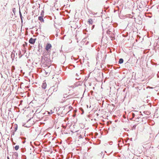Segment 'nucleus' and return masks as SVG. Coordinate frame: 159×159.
I'll use <instances>...</instances> for the list:
<instances>
[{"label":"nucleus","mask_w":159,"mask_h":159,"mask_svg":"<svg viewBox=\"0 0 159 159\" xmlns=\"http://www.w3.org/2000/svg\"><path fill=\"white\" fill-rule=\"evenodd\" d=\"M52 47V45L50 43H48L45 46V50L47 52H50Z\"/></svg>","instance_id":"obj_1"},{"label":"nucleus","mask_w":159,"mask_h":159,"mask_svg":"<svg viewBox=\"0 0 159 159\" xmlns=\"http://www.w3.org/2000/svg\"><path fill=\"white\" fill-rule=\"evenodd\" d=\"M36 39H34L32 38H31L30 39L29 41V42L32 44L34 43L35 42Z\"/></svg>","instance_id":"obj_2"},{"label":"nucleus","mask_w":159,"mask_h":159,"mask_svg":"<svg viewBox=\"0 0 159 159\" xmlns=\"http://www.w3.org/2000/svg\"><path fill=\"white\" fill-rule=\"evenodd\" d=\"M47 87V84L45 82H43L42 84V88L44 89H45Z\"/></svg>","instance_id":"obj_3"},{"label":"nucleus","mask_w":159,"mask_h":159,"mask_svg":"<svg viewBox=\"0 0 159 159\" xmlns=\"http://www.w3.org/2000/svg\"><path fill=\"white\" fill-rule=\"evenodd\" d=\"M39 20L41 22H43V16H40L39 17Z\"/></svg>","instance_id":"obj_4"},{"label":"nucleus","mask_w":159,"mask_h":159,"mask_svg":"<svg viewBox=\"0 0 159 159\" xmlns=\"http://www.w3.org/2000/svg\"><path fill=\"white\" fill-rule=\"evenodd\" d=\"M88 22L89 24H90L91 25H92L93 24V20L92 19H89V20L88 21Z\"/></svg>","instance_id":"obj_5"},{"label":"nucleus","mask_w":159,"mask_h":159,"mask_svg":"<svg viewBox=\"0 0 159 159\" xmlns=\"http://www.w3.org/2000/svg\"><path fill=\"white\" fill-rule=\"evenodd\" d=\"M123 59L121 58L119 59V64H121L123 62Z\"/></svg>","instance_id":"obj_6"},{"label":"nucleus","mask_w":159,"mask_h":159,"mask_svg":"<svg viewBox=\"0 0 159 159\" xmlns=\"http://www.w3.org/2000/svg\"><path fill=\"white\" fill-rule=\"evenodd\" d=\"M19 148V146L18 145H16L15 147V149L16 150H17Z\"/></svg>","instance_id":"obj_7"},{"label":"nucleus","mask_w":159,"mask_h":159,"mask_svg":"<svg viewBox=\"0 0 159 159\" xmlns=\"http://www.w3.org/2000/svg\"><path fill=\"white\" fill-rule=\"evenodd\" d=\"M79 140H78V141H77V143H78V144L79 145H80L81 144H82V143L83 142H79Z\"/></svg>","instance_id":"obj_8"},{"label":"nucleus","mask_w":159,"mask_h":159,"mask_svg":"<svg viewBox=\"0 0 159 159\" xmlns=\"http://www.w3.org/2000/svg\"><path fill=\"white\" fill-rule=\"evenodd\" d=\"M110 32V31H109V30H108V31H107V34H109Z\"/></svg>","instance_id":"obj_9"},{"label":"nucleus","mask_w":159,"mask_h":159,"mask_svg":"<svg viewBox=\"0 0 159 159\" xmlns=\"http://www.w3.org/2000/svg\"><path fill=\"white\" fill-rule=\"evenodd\" d=\"M7 159H9V158L8 157H7Z\"/></svg>","instance_id":"obj_10"},{"label":"nucleus","mask_w":159,"mask_h":159,"mask_svg":"<svg viewBox=\"0 0 159 159\" xmlns=\"http://www.w3.org/2000/svg\"><path fill=\"white\" fill-rule=\"evenodd\" d=\"M81 140H82L81 139H80V141H81Z\"/></svg>","instance_id":"obj_11"}]
</instances>
